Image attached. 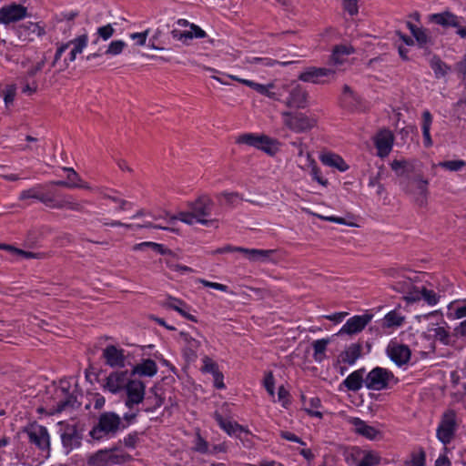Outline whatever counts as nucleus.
<instances>
[{
    "instance_id": "1",
    "label": "nucleus",
    "mask_w": 466,
    "mask_h": 466,
    "mask_svg": "<svg viewBox=\"0 0 466 466\" xmlns=\"http://www.w3.org/2000/svg\"><path fill=\"white\" fill-rule=\"evenodd\" d=\"M125 427L122 424L121 418L116 413L103 412L89 434L94 440L99 441L105 437L114 436L120 429Z\"/></svg>"
},
{
    "instance_id": "2",
    "label": "nucleus",
    "mask_w": 466,
    "mask_h": 466,
    "mask_svg": "<svg viewBox=\"0 0 466 466\" xmlns=\"http://www.w3.org/2000/svg\"><path fill=\"white\" fill-rule=\"evenodd\" d=\"M278 90H281L283 96H281L282 102L287 107L290 109H303L307 106L308 103V93L299 84L293 82L288 85H282L278 87Z\"/></svg>"
},
{
    "instance_id": "3",
    "label": "nucleus",
    "mask_w": 466,
    "mask_h": 466,
    "mask_svg": "<svg viewBox=\"0 0 466 466\" xmlns=\"http://www.w3.org/2000/svg\"><path fill=\"white\" fill-rule=\"evenodd\" d=\"M285 127L295 133H304L316 125V120L304 113L283 111L280 113Z\"/></svg>"
},
{
    "instance_id": "4",
    "label": "nucleus",
    "mask_w": 466,
    "mask_h": 466,
    "mask_svg": "<svg viewBox=\"0 0 466 466\" xmlns=\"http://www.w3.org/2000/svg\"><path fill=\"white\" fill-rule=\"evenodd\" d=\"M391 382L397 383L398 380L390 370L381 367L372 369L364 380L366 388L372 390L388 389Z\"/></svg>"
},
{
    "instance_id": "5",
    "label": "nucleus",
    "mask_w": 466,
    "mask_h": 466,
    "mask_svg": "<svg viewBox=\"0 0 466 466\" xmlns=\"http://www.w3.org/2000/svg\"><path fill=\"white\" fill-rule=\"evenodd\" d=\"M129 455L117 452L116 449L100 450L87 459L89 466H111L124 464L129 460Z\"/></svg>"
},
{
    "instance_id": "6",
    "label": "nucleus",
    "mask_w": 466,
    "mask_h": 466,
    "mask_svg": "<svg viewBox=\"0 0 466 466\" xmlns=\"http://www.w3.org/2000/svg\"><path fill=\"white\" fill-rule=\"evenodd\" d=\"M457 430L456 412L453 410H446L436 431L438 440L444 445L453 439Z\"/></svg>"
},
{
    "instance_id": "7",
    "label": "nucleus",
    "mask_w": 466,
    "mask_h": 466,
    "mask_svg": "<svg viewBox=\"0 0 466 466\" xmlns=\"http://www.w3.org/2000/svg\"><path fill=\"white\" fill-rule=\"evenodd\" d=\"M46 62V57L44 55L41 59L35 64L32 65L25 72L22 78V92L28 96L37 92L39 88L38 82L35 79L37 73L42 71Z\"/></svg>"
},
{
    "instance_id": "8",
    "label": "nucleus",
    "mask_w": 466,
    "mask_h": 466,
    "mask_svg": "<svg viewBox=\"0 0 466 466\" xmlns=\"http://www.w3.org/2000/svg\"><path fill=\"white\" fill-rule=\"evenodd\" d=\"M428 180L420 176H416L409 180L405 187L407 193L411 195L420 206H424L428 198Z\"/></svg>"
},
{
    "instance_id": "9",
    "label": "nucleus",
    "mask_w": 466,
    "mask_h": 466,
    "mask_svg": "<svg viewBox=\"0 0 466 466\" xmlns=\"http://www.w3.org/2000/svg\"><path fill=\"white\" fill-rule=\"evenodd\" d=\"M126 406L132 410L134 406L141 403L145 399L146 385L139 380H128L126 385Z\"/></svg>"
},
{
    "instance_id": "10",
    "label": "nucleus",
    "mask_w": 466,
    "mask_h": 466,
    "mask_svg": "<svg viewBox=\"0 0 466 466\" xmlns=\"http://www.w3.org/2000/svg\"><path fill=\"white\" fill-rule=\"evenodd\" d=\"M27 16V8L20 4L12 3L0 8V24L9 25Z\"/></svg>"
},
{
    "instance_id": "11",
    "label": "nucleus",
    "mask_w": 466,
    "mask_h": 466,
    "mask_svg": "<svg viewBox=\"0 0 466 466\" xmlns=\"http://www.w3.org/2000/svg\"><path fill=\"white\" fill-rule=\"evenodd\" d=\"M387 356L397 366L401 367L409 362L411 351L407 345L399 343L397 341H390L386 349Z\"/></svg>"
},
{
    "instance_id": "12",
    "label": "nucleus",
    "mask_w": 466,
    "mask_h": 466,
    "mask_svg": "<svg viewBox=\"0 0 466 466\" xmlns=\"http://www.w3.org/2000/svg\"><path fill=\"white\" fill-rule=\"evenodd\" d=\"M29 441L35 444L40 450H48L50 446L49 434L47 429L41 425H32L25 430Z\"/></svg>"
},
{
    "instance_id": "13",
    "label": "nucleus",
    "mask_w": 466,
    "mask_h": 466,
    "mask_svg": "<svg viewBox=\"0 0 466 466\" xmlns=\"http://www.w3.org/2000/svg\"><path fill=\"white\" fill-rule=\"evenodd\" d=\"M394 143V136L389 129H382L374 137V145L380 157H385L390 153Z\"/></svg>"
},
{
    "instance_id": "14",
    "label": "nucleus",
    "mask_w": 466,
    "mask_h": 466,
    "mask_svg": "<svg viewBox=\"0 0 466 466\" xmlns=\"http://www.w3.org/2000/svg\"><path fill=\"white\" fill-rule=\"evenodd\" d=\"M371 320V315H356L349 319L339 330V334H356L360 332Z\"/></svg>"
},
{
    "instance_id": "15",
    "label": "nucleus",
    "mask_w": 466,
    "mask_h": 466,
    "mask_svg": "<svg viewBox=\"0 0 466 466\" xmlns=\"http://www.w3.org/2000/svg\"><path fill=\"white\" fill-rule=\"evenodd\" d=\"M214 206V201L208 195L199 196L195 201L189 202L187 207L198 218H205L211 214Z\"/></svg>"
},
{
    "instance_id": "16",
    "label": "nucleus",
    "mask_w": 466,
    "mask_h": 466,
    "mask_svg": "<svg viewBox=\"0 0 466 466\" xmlns=\"http://www.w3.org/2000/svg\"><path fill=\"white\" fill-rule=\"evenodd\" d=\"M61 440L66 453L68 454L81 445L82 435L75 426H67L61 434Z\"/></svg>"
},
{
    "instance_id": "17",
    "label": "nucleus",
    "mask_w": 466,
    "mask_h": 466,
    "mask_svg": "<svg viewBox=\"0 0 466 466\" xmlns=\"http://www.w3.org/2000/svg\"><path fill=\"white\" fill-rule=\"evenodd\" d=\"M18 37L25 42H32L45 34V29L37 23L26 22L19 25Z\"/></svg>"
},
{
    "instance_id": "18",
    "label": "nucleus",
    "mask_w": 466,
    "mask_h": 466,
    "mask_svg": "<svg viewBox=\"0 0 466 466\" xmlns=\"http://www.w3.org/2000/svg\"><path fill=\"white\" fill-rule=\"evenodd\" d=\"M335 75V70L330 67H310L299 76L303 82L319 83L320 78Z\"/></svg>"
},
{
    "instance_id": "19",
    "label": "nucleus",
    "mask_w": 466,
    "mask_h": 466,
    "mask_svg": "<svg viewBox=\"0 0 466 466\" xmlns=\"http://www.w3.org/2000/svg\"><path fill=\"white\" fill-rule=\"evenodd\" d=\"M103 358L106 363L112 368L125 366L124 350L114 345H109L103 350Z\"/></svg>"
},
{
    "instance_id": "20",
    "label": "nucleus",
    "mask_w": 466,
    "mask_h": 466,
    "mask_svg": "<svg viewBox=\"0 0 466 466\" xmlns=\"http://www.w3.org/2000/svg\"><path fill=\"white\" fill-rule=\"evenodd\" d=\"M58 400L56 406L54 408L55 412H62L70 409H74L76 403V397L70 393L68 389L61 387L56 390Z\"/></svg>"
},
{
    "instance_id": "21",
    "label": "nucleus",
    "mask_w": 466,
    "mask_h": 466,
    "mask_svg": "<svg viewBox=\"0 0 466 466\" xmlns=\"http://www.w3.org/2000/svg\"><path fill=\"white\" fill-rule=\"evenodd\" d=\"M127 374V371H115L110 373L104 385L105 389L114 394L119 392L123 389H126L127 382L128 381Z\"/></svg>"
},
{
    "instance_id": "22",
    "label": "nucleus",
    "mask_w": 466,
    "mask_h": 466,
    "mask_svg": "<svg viewBox=\"0 0 466 466\" xmlns=\"http://www.w3.org/2000/svg\"><path fill=\"white\" fill-rule=\"evenodd\" d=\"M238 251L244 254L250 262H269L272 261V256L276 252L274 249H258V248H238Z\"/></svg>"
},
{
    "instance_id": "23",
    "label": "nucleus",
    "mask_w": 466,
    "mask_h": 466,
    "mask_svg": "<svg viewBox=\"0 0 466 466\" xmlns=\"http://www.w3.org/2000/svg\"><path fill=\"white\" fill-rule=\"evenodd\" d=\"M463 18L458 16L457 15L450 12L444 11L442 13L432 14L431 15V21L441 25L443 27H460Z\"/></svg>"
},
{
    "instance_id": "24",
    "label": "nucleus",
    "mask_w": 466,
    "mask_h": 466,
    "mask_svg": "<svg viewBox=\"0 0 466 466\" xmlns=\"http://www.w3.org/2000/svg\"><path fill=\"white\" fill-rule=\"evenodd\" d=\"M162 305L167 309H174L177 311L181 316L189 319L193 322H197L198 319L195 316L189 313V307L181 299L168 297Z\"/></svg>"
},
{
    "instance_id": "25",
    "label": "nucleus",
    "mask_w": 466,
    "mask_h": 466,
    "mask_svg": "<svg viewBox=\"0 0 466 466\" xmlns=\"http://www.w3.org/2000/svg\"><path fill=\"white\" fill-rule=\"evenodd\" d=\"M181 337L185 342L184 357L187 361H194L198 357V350L201 346V342L187 333H181Z\"/></svg>"
},
{
    "instance_id": "26",
    "label": "nucleus",
    "mask_w": 466,
    "mask_h": 466,
    "mask_svg": "<svg viewBox=\"0 0 466 466\" xmlns=\"http://www.w3.org/2000/svg\"><path fill=\"white\" fill-rule=\"evenodd\" d=\"M354 53V48L351 46L339 45L334 46L332 54L329 58V63L332 66H341L347 60V56Z\"/></svg>"
},
{
    "instance_id": "27",
    "label": "nucleus",
    "mask_w": 466,
    "mask_h": 466,
    "mask_svg": "<svg viewBox=\"0 0 466 466\" xmlns=\"http://www.w3.org/2000/svg\"><path fill=\"white\" fill-rule=\"evenodd\" d=\"M157 372V363L151 359H146L133 367L131 375L153 377Z\"/></svg>"
},
{
    "instance_id": "28",
    "label": "nucleus",
    "mask_w": 466,
    "mask_h": 466,
    "mask_svg": "<svg viewBox=\"0 0 466 466\" xmlns=\"http://www.w3.org/2000/svg\"><path fill=\"white\" fill-rule=\"evenodd\" d=\"M214 419L216 420L219 427L223 431H225L228 435H238L239 433L245 431L244 428L241 425L230 420L225 419L218 412L214 413Z\"/></svg>"
},
{
    "instance_id": "29",
    "label": "nucleus",
    "mask_w": 466,
    "mask_h": 466,
    "mask_svg": "<svg viewBox=\"0 0 466 466\" xmlns=\"http://www.w3.org/2000/svg\"><path fill=\"white\" fill-rule=\"evenodd\" d=\"M299 167L301 169L310 168L311 176L314 180H316L319 184L326 187L328 185V180L321 177L320 170L317 167L316 161L312 158L309 153H307L305 157V163H299Z\"/></svg>"
},
{
    "instance_id": "30",
    "label": "nucleus",
    "mask_w": 466,
    "mask_h": 466,
    "mask_svg": "<svg viewBox=\"0 0 466 466\" xmlns=\"http://www.w3.org/2000/svg\"><path fill=\"white\" fill-rule=\"evenodd\" d=\"M171 220L178 219L187 225H193L195 223H199L205 226H209L213 224L214 220L200 218H198L192 210L187 212H179L177 216H170Z\"/></svg>"
},
{
    "instance_id": "31",
    "label": "nucleus",
    "mask_w": 466,
    "mask_h": 466,
    "mask_svg": "<svg viewBox=\"0 0 466 466\" xmlns=\"http://www.w3.org/2000/svg\"><path fill=\"white\" fill-rule=\"evenodd\" d=\"M364 372L365 369L363 368L353 371L344 380L343 384L349 390H359L365 380V379H363Z\"/></svg>"
},
{
    "instance_id": "32",
    "label": "nucleus",
    "mask_w": 466,
    "mask_h": 466,
    "mask_svg": "<svg viewBox=\"0 0 466 466\" xmlns=\"http://www.w3.org/2000/svg\"><path fill=\"white\" fill-rule=\"evenodd\" d=\"M350 423L354 426L355 431L370 440H374L378 434V431L368 425L365 421L359 418L350 419Z\"/></svg>"
},
{
    "instance_id": "33",
    "label": "nucleus",
    "mask_w": 466,
    "mask_h": 466,
    "mask_svg": "<svg viewBox=\"0 0 466 466\" xmlns=\"http://www.w3.org/2000/svg\"><path fill=\"white\" fill-rule=\"evenodd\" d=\"M320 160L324 165L335 167L340 172H344L349 169V165L344 161V159L340 156L337 154H324L320 157Z\"/></svg>"
},
{
    "instance_id": "34",
    "label": "nucleus",
    "mask_w": 466,
    "mask_h": 466,
    "mask_svg": "<svg viewBox=\"0 0 466 466\" xmlns=\"http://www.w3.org/2000/svg\"><path fill=\"white\" fill-rule=\"evenodd\" d=\"M421 130L423 136V145L425 147H431L433 144L431 137V127L433 121L432 115L429 110H424L421 116Z\"/></svg>"
},
{
    "instance_id": "35",
    "label": "nucleus",
    "mask_w": 466,
    "mask_h": 466,
    "mask_svg": "<svg viewBox=\"0 0 466 466\" xmlns=\"http://www.w3.org/2000/svg\"><path fill=\"white\" fill-rule=\"evenodd\" d=\"M88 42V37L86 35H81L75 39L67 42L66 44H69V46H73L70 53L68 61L73 62L76 60V56L78 54H81L83 50L86 47Z\"/></svg>"
},
{
    "instance_id": "36",
    "label": "nucleus",
    "mask_w": 466,
    "mask_h": 466,
    "mask_svg": "<svg viewBox=\"0 0 466 466\" xmlns=\"http://www.w3.org/2000/svg\"><path fill=\"white\" fill-rule=\"evenodd\" d=\"M340 101L342 106L348 109H354L360 105V97L348 85L343 86Z\"/></svg>"
},
{
    "instance_id": "37",
    "label": "nucleus",
    "mask_w": 466,
    "mask_h": 466,
    "mask_svg": "<svg viewBox=\"0 0 466 466\" xmlns=\"http://www.w3.org/2000/svg\"><path fill=\"white\" fill-rule=\"evenodd\" d=\"M407 25L420 47H426L429 44L431 43V38L426 29L418 27L410 22L407 24Z\"/></svg>"
},
{
    "instance_id": "38",
    "label": "nucleus",
    "mask_w": 466,
    "mask_h": 466,
    "mask_svg": "<svg viewBox=\"0 0 466 466\" xmlns=\"http://www.w3.org/2000/svg\"><path fill=\"white\" fill-rule=\"evenodd\" d=\"M55 208H66L73 211L83 212V203L77 202L72 196H64L56 202Z\"/></svg>"
},
{
    "instance_id": "39",
    "label": "nucleus",
    "mask_w": 466,
    "mask_h": 466,
    "mask_svg": "<svg viewBox=\"0 0 466 466\" xmlns=\"http://www.w3.org/2000/svg\"><path fill=\"white\" fill-rule=\"evenodd\" d=\"M96 191L99 193L104 198L110 199L113 202H120V209L127 210L132 207V203L128 202L125 199L118 198L112 189H108L106 187H96Z\"/></svg>"
},
{
    "instance_id": "40",
    "label": "nucleus",
    "mask_w": 466,
    "mask_h": 466,
    "mask_svg": "<svg viewBox=\"0 0 466 466\" xmlns=\"http://www.w3.org/2000/svg\"><path fill=\"white\" fill-rule=\"evenodd\" d=\"M361 355V346L351 344L344 350L340 357L343 362L353 365Z\"/></svg>"
},
{
    "instance_id": "41",
    "label": "nucleus",
    "mask_w": 466,
    "mask_h": 466,
    "mask_svg": "<svg viewBox=\"0 0 466 466\" xmlns=\"http://www.w3.org/2000/svg\"><path fill=\"white\" fill-rule=\"evenodd\" d=\"M302 401L305 411L313 417L322 418V413L318 410L321 405V401L318 397L310 398L307 400L305 396H302Z\"/></svg>"
},
{
    "instance_id": "42",
    "label": "nucleus",
    "mask_w": 466,
    "mask_h": 466,
    "mask_svg": "<svg viewBox=\"0 0 466 466\" xmlns=\"http://www.w3.org/2000/svg\"><path fill=\"white\" fill-rule=\"evenodd\" d=\"M256 148L273 156L278 151V142L266 135H260Z\"/></svg>"
},
{
    "instance_id": "43",
    "label": "nucleus",
    "mask_w": 466,
    "mask_h": 466,
    "mask_svg": "<svg viewBox=\"0 0 466 466\" xmlns=\"http://www.w3.org/2000/svg\"><path fill=\"white\" fill-rule=\"evenodd\" d=\"M256 91L274 100H281V96H283L281 90H278L273 84L268 86L259 84Z\"/></svg>"
},
{
    "instance_id": "44",
    "label": "nucleus",
    "mask_w": 466,
    "mask_h": 466,
    "mask_svg": "<svg viewBox=\"0 0 466 466\" xmlns=\"http://www.w3.org/2000/svg\"><path fill=\"white\" fill-rule=\"evenodd\" d=\"M329 340L326 339H317L313 341L312 346L314 350L313 358L315 361L320 363L326 357L325 351Z\"/></svg>"
},
{
    "instance_id": "45",
    "label": "nucleus",
    "mask_w": 466,
    "mask_h": 466,
    "mask_svg": "<svg viewBox=\"0 0 466 466\" xmlns=\"http://www.w3.org/2000/svg\"><path fill=\"white\" fill-rule=\"evenodd\" d=\"M430 66L437 78L445 76L450 69V67L438 56H433L431 59Z\"/></svg>"
},
{
    "instance_id": "46",
    "label": "nucleus",
    "mask_w": 466,
    "mask_h": 466,
    "mask_svg": "<svg viewBox=\"0 0 466 466\" xmlns=\"http://www.w3.org/2000/svg\"><path fill=\"white\" fill-rule=\"evenodd\" d=\"M404 321V317L395 310L390 311L383 319L382 326L385 328L400 327Z\"/></svg>"
},
{
    "instance_id": "47",
    "label": "nucleus",
    "mask_w": 466,
    "mask_h": 466,
    "mask_svg": "<svg viewBox=\"0 0 466 466\" xmlns=\"http://www.w3.org/2000/svg\"><path fill=\"white\" fill-rule=\"evenodd\" d=\"M430 335L443 344H449L450 334L445 327H431L428 329Z\"/></svg>"
},
{
    "instance_id": "48",
    "label": "nucleus",
    "mask_w": 466,
    "mask_h": 466,
    "mask_svg": "<svg viewBox=\"0 0 466 466\" xmlns=\"http://www.w3.org/2000/svg\"><path fill=\"white\" fill-rule=\"evenodd\" d=\"M260 135L254 133H245L238 136L236 139L237 144H244L249 147H257L258 143L260 142L258 140Z\"/></svg>"
},
{
    "instance_id": "49",
    "label": "nucleus",
    "mask_w": 466,
    "mask_h": 466,
    "mask_svg": "<svg viewBox=\"0 0 466 466\" xmlns=\"http://www.w3.org/2000/svg\"><path fill=\"white\" fill-rule=\"evenodd\" d=\"M410 278L402 276L393 283V289L399 292L407 293L412 288Z\"/></svg>"
},
{
    "instance_id": "50",
    "label": "nucleus",
    "mask_w": 466,
    "mask_h": 466,
    "mask_svg": "<svg viewBox=\"0 0 466 466\" xmlns=\"http://www.w3.org/2000/svg\"><path fill=\"white\" fill-rule=\"evenodd\" d=\"M426 454L423 449L413 451L410 455V461L407 462L408 466H425Z\"/></svg>"
},
{
    "instance_id": "51",
    "label": "nucleus",
    "mask_w": 466,
    "mask_h": 466,
    "mask_svg": "<svg viewBox=\"0 0 466 466\" xmlns=\"http://www.w3.org/2000/svg\"><path fill=\"white\" fill-rule=\"evenodd\" d=\"M145 248H150L154 251H156L157 253H159V254H162V255H164V254H166L167 252V250L164 248L163 245L157 244V243H155V242H149V241L137 244V245H135L133 247V249L134 250H143Z\"/></svg>"
},
{
    "instance_id": "52",
    "label": "nucleus",
    "mask_w": 466,
    "mask_h": 466,
    "mask_svg": "<svg viewBox=\"0 0 466 466\" xmlns=\"http://www.w3.org/2000/svg\"><path fill=\"white\" fill-rule=\"evenodd\" d=\"M145 248H150L154 251H156L157 253H159V254H162V255H164V254H166L167 252V250L164 248L163 245L157 244V243H155V242H149V241L137 244V245H135L133 247V249L134 250H143Z\"/></svg>"
},
{
    "instance_id": "53",
    "label": "nucleus",
    "mask_w": 466,
    "mask_h": 466,
    "mask_svg": "<svg viewBox=\"0 0 466 466\" xmlns=\"http://www.w3.org/2000/svg\"><path fill=\"white\" fill-rule=\"evenodd\" d=\"M424 301H426L429 305L434 306L440 300V295L432 289L422 286V298Z\"/></svg>"
},
{
    "instance_id": "54",
    "label": "nucleus",
    "mask_w": 466,
    "mask_h": 466,
    "mask_svg": "<svg viewBox=\"0 0 466 466\" xmlns=\"http://www.w3.org/2000/svg\"><path fill=\"white\" fill-rule=\"evenodd\" d=\"M41 185L35 186L29 189L23 190L20 193L19 199L20 200H25L29 198L37 199L39 200L40 195H41Z\"/></svg>"
},
{
    "instance_id": "55",
    "label": "nucleus",
    "mask_w": 466,
    "mask_h": 466,
    "mask_svg": "<svg viewBox=\"0 0 466 466\" xmlns=\"http://www.w3.org/2000/svg\"><path fill=\"white\" fill-rule=\"evenodd\" d=\"M439 166L449 170V171H459L466 166L464 160H448L440 162Z\"/></svg>"
},
{
    "instance_id": "56",
    "label": "nucleus",
    "mask_w": 466,
    "mask_h": 466,
    "mask_svg": "<svg viewBox=\"0 0 466 466\" xmlns=\"http://www.w3.org/2000/svg\"><path fill=\"white\" fill-rule=\"evenodd\" d=\"M380 462V458L373 452H367L359 461L358 466H375Z\"/></svg>"
},
{
    "instance_id": "57",
    "label": "nucleus",
    "mask_w": 466,
    "mask_h": 466,
    "mask_svg": "<svg viewBox=\"0 0 466 466\" xmlns=\"http://www.w3.org/2000/svg\"><path fill=\"white\" fill-rule=\"evenodd\" d=\"M125 46H126V43L122 40L112 41L109 44V46L106 51V54L112 55V56L119 55L123 51Z\"/></svg>"
},
{
    "instance_id": "58",
    "label": "nucleus",
    "mask_w": 466,
    "mask_h": 466,
    "mask_svg": "<svg viewBox=\"0 0 466 466\" xmlns=\"http://www.w3.org/2000/svg\"><path fill=\"white\" fill-rule=\"evenodd\" d=\"M422 298V287L412 288L406 293L405 299L409 302H415L420 300Z\"/></svg>"
},
{
    "instance_id": "59",
    "label": "nucleus",
    "mask_w": 466,
    "mask_h": 466,
    "mask_svg": "<svg viewBox=\"0 0 466 466\" xmlns=\"http://www.w3.org/2000/svg\"><path fill=\"white\" fill-rule=\"evenodd\" d=\"M52 185H56L58 187H64L67 188H85V189H91V187L87 183H76V182H66L63 180H57V181H52Z\"/></svg>"
},
{
    "instance_id": "60",
    "label": "nucleus",
    "mask_w": 466,
    "mask_h": 466,
    "mask_svg": "<svg viewBox=\"0 0 466 466\" xmlns=\"http://www.w3.org/2000/svg\"><path fill=\"white\" fill-rule=\"evenodd\" d=\"M217 198L218 199H220L221 198H223L226 201V204L229 205V206H235L237 205V203L241 200L239 195L238 193H235V192H223V193H220L217 196Z\"/></svg>"
},
{
    "instance_id": "61",
    "label": "nucleus",
    "mask_w": 466,
    "mask_h": 466,
    "mask_svg": "<svg viewBox=\"0 0 466 466\" xmlns=\"http://www.w3.org/2000/svg\"><path fill=\"white\" fill-rule=\"evenodd\" d=\"M202 370L204 372L211 373L213 376L219 372L217 363H215L210 358L205 357L203 359Z\"/></svg>"
},
{
    "instance_id": "62",
    "label": "nucleus",
    "mask_w": 466,
    "mask_h": 466,
    "mask_svg": "<svg viewBox=\"0 0 466 466\" xmlns=\"http://www.w3.org/2000/svg\"><path fill=\"white\" fill-rule=\"evenodd\" d=\"M16 94V86L15 85L7 86L4 90V101L6 106L13 103Z\"/></svg>"
},
{
    "instance_id": "63",
    "label": "nucleus",
    "mask_w": 466,
    "mask_h": 466,
    "mask_svg": "<svg viewBox=\"0 0 466 466\" xmlns=\"http://www.w3.org/2000/svg\"><path fill=\"white\" fill-rule=\"evenodd\" d=\"M171 35L174 39L181 41L185 45H188V41L191 40V35L187 31L174 29L171 31Z\"/></svg>"
},
{
    "instance_id": "64",
    "label": "nucleus",
    "mask_w": 466,
    "mask_h": 466,
    "mask_svg": "<svg viewBox=\"0 0 466 466\" xmlns=\"http://www.w3.org/2000/svg\"><path fill=\"white\" fill-rule=\"evenodd\" d=\"M114 32L115 30L110 24L97 29L98 35L104 40L109 39L113 35Z\"/></svg>"
}]
</instances>
